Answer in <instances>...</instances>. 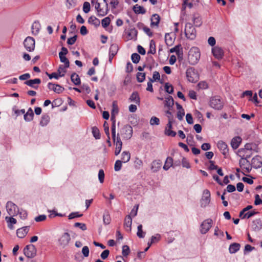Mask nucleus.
I'll list each match as a JSON object with an SVG mask.
<instances>
[{
  "label": "nucleus",
  "instance_id": "1",
  "mask_svg": "<svg viewBox=\"0 0 262 262\" xmlns=\"http://www.w3.org/2000/svg\"><path fill=\"white\" fill-rule=\"evenodd\" d=\"M95 8L99 16H104L108 12V4L106 0H98L96 2Z\"/></svg>",
  "mask_w": 262,
  "mask_h": 262
},
{
  "label": "nucleus",
  "instance_id": "2",
  "mask_svg": "<svg viewBox=\"0 0 262 262\" xmlns=\"http://www.w3.org/2000/svg\"><path fill=\"white\" fill-rule=\"evenodd\" d=\"M199 49L197 47H192L188 52V60L190 64H195L199 61L200 58Z\"/></svg>",
  "mask_w": 262,
  "mask_h": 262
},
{
  "label": "nucleus",
  "instance_id": "3",
  "mask_svg": "<svg viewBox=\"0 0 262 262\" xmlns=\"http://www.w3.org/2000/svg\"><path fill=\"white\" fill-rule=\"evenodd\" d=\"M184 33L186 37L189 39L193 40L195 38L196 31L192 24L187 23L185 25Z\"/></svg>",
  "mask_w": 262,
  "mask_h": 262
},
{
  "label": "nucleus",
  "instance_id": "4",
  "mask_svg": "<svg viewBox=\"0 0 262 262\" xmlns=\"http://www.w3.org/2000/svg\"><path fill=\"white\" fill-rule=\"evenodd\" d=\"M239 164L241 169H242V172L244 175H246V173H249L252 169V163L251 164L245 158H241L239 161Z\"/></svg>",
  "mask_w": 262,
  "mask_h": 262
},
{
  "label": "nucleus",
  "instance_id": "5",
  "mask_svg": "<svg viewBox=\"0 0 262 262\" xmlns=\"http://www.w3.org/2000/svg\"><path fill=\"white\" fill-rule=\"evenodd\" d=\"M24 253L28 258H32L37 254V249L33 244L27 245L24 249Z\"/></svg>",
  "mask_w": 262,
  "mask_h": 262
},
{
  "label": "nucleus",
  "instance_id": "6",
  "mask_svg": "<svg viewBox=\"0 0 262 262\" xmlns=\"http://www.w3.org/2000/svg\"><path fill=\"white\" fill-rule=\"evenodd\" d=\"M186 77L189 82L195 83L199 79V74L193 68H188L186 72Z\"/></svg>",
  "mask_w": 262,
  "mask_h": 262
},
{
  "label": "nucleus",
  "instance_id": "7",
  "mask_svg": "<svg viewBox=\"0 0 262 262\" xmlns=\"http://www.w3.org/2000/svg\"><path fill=\"white\" fill-rule=\"evenodd\" d=\"M24 45L25 49L29 52L34 51L35 48V40L32 37L28 36L26 37L24 41Z\"/></svg>",
  "mask_w": 262,
  "mask_h": 262
},
{
  "label": "nucleus",
  "instance_id": "8",
  "mask_svg": "<svg viewBox=\"0 0 262 262\" xmlns=\"http://www.w3.org/2000/svg\"><path fill=\"white\" fill-rule=\"evenodd\" d=\"M210 106L216 110H221L223 107V103L218 97H212L210 101Z\"/></svg>",
  "mask_w": 262,
  "mask_h": 262
},
{
  "label": "nucleus",
  "instance_id": "9",
  "mask_svg": "<svg viewBox=\"0 0 262 262\" xmlns=\"http://www.w3.org/2000/svg\"><path fill=\"white\" fill-rule=\"evenodd\" d=\"M66 73V70L64 69L63 66L61 65L58 69L57 73L54 72L51 74H49L48 72H46V74L48 76L50 79L54 78L57 79L59 77L64 76Z\"/></svg>",
  "mask_w": 262,
  "mask_h": 262
},
{
  "label": "nucleus",
  "instance_id": "10",
  "mask_svg": "<svg viewBox=\"0 0 262 262\" xmlns=\"http://www.w3.org/2000/svg\"><path fill=\"white\" fill-rule=\"evenodd\" d=\"M212 220L208 219L204 221L201 225L200 232L202 234H206L212 227Z\"/></svg>",
  "mask_w": 262,
  "mask_h": 262
},
{
  "label": "nucleus",
  "instance_id": "11",
  "mask_svg": "<svg viewBox=\"0 0 262 262\" xmlns=\"http://www.w3.org/2000/svg\"><path fill=\"white\" fill-rule=\"evenodd\" d=\"M6 209L8 214L11 216H14L18 212V208L17 205L10 201L7 202Z\"/></svg>",
  "mask_w": 262,
  "mask_h": 262
},
{
  "label": "nucleus",
  "instance_id": "12",
  "mask_svg": "<svg viewBox=\"0 0 262 262\" xmlns=\"http://www.w3.org/2000/svg\"><path fill=\"white\" fill-rule=\"evenodd\" d=\"M210 193L208 189H205L203 191V196L201 201V206L202 207H205L210 203Z\"/></svg>",
  "mask_w": 262,
  "mask_h": 262
},
{
  "label": "nucleus",
  "instance_id": "13",
  "mask_svg": "<svg viewBox=\"0 0 262 262\" xmlns=\"http://www.w3.org/2000/svg\"><path fill=\"white\" fill-rule=\"evenodd\" d=\"M212 53L214 57L219 60L222 59L224 55L223 49L218 46L212 48Z\"/></svg>",
  "mask_w": 262,
  "mask_h": 262
},
{
  "label": "nucleus",
  "instance_id": "14",
  "mask_svg": "<svg viewBox=\"0 0 262 262\" xmlns=\"http://www.w3.org/2000/svg\"><path fill=\"white\" fill-rule=\"evenodd\" d=\"M70 240V234L67 232H65L59 238V245L62 247H65L69 244Z\"/></svg>",
  "mask_w": 262,
  "mask_h": 262
},
{
  "label": "nucleus",
  "instance_id": "15",
  "mask_svg": "<svg viewBox=\"0 0 262 262\" xmlns=\"http://www.w3.org/2000/svg\"><path fill=\"white\" fill-rule=\"evenodd\" d=\"M172 119L168 117V123L165 129V134L168 136L175 137L176 133L171 129L172 128Z\"/></svg>",
  "mask_w": 262,
  "mask_h": 262
},
{
  "label": "nucleus",
  "instance_id": "16",
  "mask_svg": "<svg viewBox=\"0 0 262 262\" xmlns=\"http://www.w3.org/2000/svg\"><path fill=\"white\" fill-rule=\"evenodd\" d=\"M48 89L53 90L56 93L60 94L63 92L64 88L58 84L50 82L48 84Z\"/></svg>",
  "mask_w": 262,
  "mask_h": 262
},
{
  "label": "nucleus",
  "instance_id": "17",
  "mask_svg": "<svg viewBox=\"0 0 262 262\" xmlns=\"http://www.w3.org/2000/svg\"><path fill=\"white\" fill-rule=\"evenodd\" d=\"M217 147L222 151V154L226 157L228 154L227 145L223 141H220L217 143Z\"/></svg>",
  "mask_w": 262,
  "mask_h": 262
},
{
  "label": "nucleus",
  "instance_id": "18",
  "mask_svg": "<svg viewBox=\"0 0 262 262\" xmlns=\"http://www.w3.org/2000/svg\"><path fill=\"white\" fill-rule=\"evenodd\" d=\"M114 143L116 144V149L115 150V155L116 156L118 155L120 152H121L122 146V142L119 136V135H118L116 138H115V142Z\"/></svg>",
  "mask_w": 262,
  "mask_h": 262
},
{
  "label": "nucleus",
  "instance_id": "19",
  "mask_svg": "<svg viewBox=\"0 0 262 262\" xmlns=\"http://www.w3.org/2000/svg\"><path fill=\"white\" fill-rule=\"evenodd\" d=\"M30 229V226H25L17 229L16 234L19 238L24 237L28 233Z\"/></svg>",
  "mask_w": 262,
  "mask_h": 262
},
{
  "label": "nucleus",
  "instance_id": "20",
  "mask_svg": "<svg viewBox=\"0 0 262 262\" xmlns=\"http://www.w3.org/2000/svg\"><path fill=\"white\" fill-rule=\"evenodd\" d=\"M132 219L130 215H127L124 219V227L127 231L130 232L132 230Z\"/></svg>",
  "mask_w": 262,
  "mask_h": 262
},
{
  "label": "nucleus",
  "instance_id": "21",
  "mask_svg": "<svg viewBox=\"0 0 262 262\" xmlns=\"http://www.w3.org/2000/svg\"><path fill=\"white\" fill-rule=\"evenodd\" d=\"M41 83V80L39 78H36L34 79H31L26 81L25 83L27 85H29L33 88L37 89L38 86H35L34 84H39Z\"/></svg>",
  "mask_w": 262,
  "mask_h": 262
},
{
  "label": "nucleus",
  "instance_id": "22",
  "mask_svg": "<svg viewBox=\"0 0 262 262\" xmlns=\"http://www.w3.org/2000/svg\"><path fill=\"white\" fill-rule=\"evenodd\" d=\"M182 50L183 49L181 47V45H178L177 46H176L170 49V53L175 52L176 53V54L178 55V58H179L180 56H182V55H183Z\"/></svg>",
  "mask_w": 262,
  "mask_h": 262
},
{
  "label": "nucleus",
  "instance_id": "23",
  "mask_svg": "<svg viewBox=\"0 0 262 262\" xmlns=\"http://www.w3.org/2000/svg\"><path fill=\"white\" fill-rule=\"evenodd\" d=\"M162 162L160 160H154L151 166V169L153 172L158 171L161 167Z\"/></svg>",
  "mask_w": 262,
  "mask_h": 262
},
{
  "label": "nucleus",
  "instance_id": "24",
  "mask_svg": "<svg viewBox=\"0 0 262 262\" xmlns=\"http://www.w3.org/2000/svg\"><path fill=\"white\" fill-rule=\"evenodd\" d=\"M242 142V138L240 137H235L233 138L231 142V145L232 148L234 149H237L239 146L240 143Z\"/></svg>",
  "mask_w": 262,
  "mask_h": 262
},
{
  "label": "nucleus",
  "instance_id": "25",
  "mask_svg": "<svg viewBox=\"0 0 262 262\" xmlns=\"http://www.w3.org/2000/svg\"><path fill=\"white\" fill-rule=\"evenodd\" d=\"M150 20H151V24H150L151 27H154V26L158 27V25H159V24L160 22V17L158 14H153L151 17Z\"/></svg>",
  "mask_w": 262,
  "mask_h": 262
},
{
  "label": "nucleus",
  "instance_id": "26",
  "mask_svg": "<svg viewBox=\"0 0 262 262\" xmlns=\"http://www.w3.org/2000/svg\"><path fill=\"white\" fill-rule=\"evenodd\" d=\"M138 34L137 30L135 28H131L128 30L127 33L128 39H136Z\"/></svg>",
  "mask_w": 262,
  "mask_h": 262
},
{
  "label": "nucleus",
  "instance_id": "27",
  "mask_svg": "<svg viewBox=\"0 0 262 262\" xmlns=\"http://www.w3.org/2000/svg\"><path fill=\"white\" fill-rule=\"evenodd\" d=\"M34 113L31 108H30L28 112L24 114V119L26 121H31L33 120Z\"/></svg>",
  "mask_w": 262,
  "mask_h": 262
},
{
  "label": "nucleus",
  "instance_id": "28",
  "mask_svg": "<svg viewBox=\"0 0 262 262\" xmlns=\"http://www.w3.org/2000/svg\"><path fill=\"white\" fill-rule=\"evenodd\" d=\"M5 220L8 223V226L10 229H13V224H15L16 223V220L13 217H9L6 216L5 217Z\"/></svg>",
  "mask_w": 262,
  "mask_h": 262
},
{
  "label": "nucleus",
  "instance_id": "29",
  "mask_svg": "<svg viewBox=\"0 0 262 262\" xmlns=\"http://www.w3.org/2000/svg\"><path fill=\"white\" fill-rule=\"evenodd\" d=\"M240 247H241V246H240L239 244L236 243L232 244L230 246L229 248L230 253H236L237 251L239 250Z\"/></svg>",
  "mask_w": 262,
  "mask_h": 262
},
{
  "label": "nucleus",
  "instance_id": "30",
  "mask_svg": "<svg viewBox=\"0 0 262 262\" xmlns=\"http://www.w3.org/2000/svg\"><path fill=\"white\" fill-rule=\"evenodd\" d=\"M31 28L32 33L34 35H36L39 31L40 25L39 22L35 21L33 23Z\"/></svg>",
  "mask_w": 262,
  "mask_h": 262
},
{
  "label": "nucleus",
  "instance_id": "31",
  "mask_svg": "<svg viewBox=\"0 0 262 262\" xmlns=\"http://www.w3.org/2000/svg\"><path fill=\"white\" fill-rule=\"evenodd\" d=\"M88 22L97 27L100 25V21L99 19L94 16H91L88 19Z\"/></svg>",
  "mask_w": 262,
  "mask_h": 262
},
{
  "label": "nucleus",
  "instance_id": "32",
  "mask_svg": "<svg viewBox=\"0 0 262 262\" xmlns=\"http://www.w3.org/2000/svg\"><path fill=\"white\" fill-rule=\"evenodd\" d=\"M130 159V154L129 151H123L121 154V161L123 163H126Z\"/></svg>",
  "mask_w": 262,
  "mask_h": 262
},
{
  "label": "nucleus",
  "instance_id": "33",
  "mask_svg": "<svg viewBox=\"0 0 262 262\" xmlns=\"http://www.w3.org/2000/svg\"><path fill=\"white\" fill-rule=\"evenodd\" d=\"M71 81L74 83L75 85H79L80 84V79L76 73H74L71 76Z\"/></svg>",
  "mask_w": 262,
  "mask_h": 262
},
{
  "label": "nucleus",
  "instance_id": "34",
  "mask_svg": "<svg viewBox=\"0 0 262 262\" xmlns=\"http://www.w3.org/2000/svg\"><path fill=\"white\" fill-rule=\"evenodd\" d=\"M59 56L60 61L64 63V67H63L64 69L69 68L70 66V62L68 58L66 57V55H62L61 53H59Z\"/></svg>",
  "mask_w": 262,
  "mask_h": 262
},
{
  "label": "nucleus",
  "instance_id": "35",
  "mask_svg": "<svg viewBox=\"0 0 262 262\" xmlns=\"http://www.w3.org/2000/svg\"><path fill=\"white\" fill-rule=\"evenodd\" d=\"M133 10L136 14H145L146 13L145 9L142 6L136 5L134 6Z\"/></svg>",
  "mask_w": 262,
  "mask_h": 262
},
{
  "label": "nucleus",
  "instance_id": "36",
  "mask_svg": "<svg viewBox=\"0 0 262 262\" xmlns=\"http://www.w3.org/2000/svg\"><path fill=\"white\" fill-rule=\"evenodd\" d=\"M173 164V159L171 157H168L167 158L164 165L163 166V169L167 170L170 167L172 166Z\"/></svg>",
  "mask_w": 262,
  "mask_h": 262
},
{
  "label": "nucleus",
  "instance_id": "37",
  "mask_svg": "<svg viewBox=\"0 0 262 262\" xmlns=\"http://www.w3.org/2000/svg\"><path fill=\"white\" fill-rule=\"evenodd\" d=\"M193 21L196 27H200L202 24V18L198 14L193 15Z\"/></svg>",
  "mask_w": 262,
  "mask_h": 262
},
{
  "label": "nucleus",
  "instance_id": "38",
  "mask_svg": "<svg viewBox=\"0 0 262 262\" xmlns=\"http://www.w3.org/2000/svg\"><path fill=\"white\" fill-rule=\"evenodd\" d=\"M252 164L254 168L259 167L262 165V162L259 160V157L256 156L254 157L251 161Z\"/></svg>",
  "mask_w": 262,
  "mask_h": 262
},
{
  "label": "nucleus",
  "instance_id": "39",
  "mask_svg": "<svg viewBox=\"0 0 262 262\" xmlns=\"http://www.w3.org/2000/svg\"><path fill=\"white\" fill-rule=\"evenodd\" d=\"M50 121V117L48 115H43L40 121V125L44 126L47 125Z\"/></svg>",
  "mask_w": 262,
  "mask_h": 262
},
{
  "label": "nucleus",
  "instance_id": "40",
  "mask_svg": "<svg viewBox=\"0 0 262 262\" xmlns=\"http://www.w3.org/2000/svg\"><path fill=\"white\" fill-rule=\"evenodd\" d=\"M129 100L130 101H135L136 103L139 104L140 103V98L138 92H133L130 96Z\"/></svg>",
  "mask_w": 262,
  "mask_h": 262
},
{
  "label": "nucleus",
  "instance_id": "41",
  "mask_svg": "<svg viewBox=\"0 0 262 262\" xmlns=\"http://www.w3.org/2000/svg\"><path fill=\"white\" fill-rule=\"evenodd\" d=\"M119 112L118 107L116 101H113L112 104V109L111 111V115L116 116Z\"/></svg>",
  "mask_w": 262,
  "mask_h": 262
},
{
  "label": "nucleus",
  "instance_id": "42",
  "mask_svg": "<svg viewBox=\"0 0 262 262\" xmlns=\"http://www.w3.org/2000/svg\"><path fill=\"white\" fill-rule=\"evenodd\" d=\"M118 47L116 45H112L110 48L109 54L115 56L117 53Z\"/></svg>",
  "mask_w": 262,
  "mask_h": 262
},
{
  "label": "nucleus",
  "instance_id": "43",
  "mask_svg": "<svg viewBox=\"0 0 262 262\" xmlns=\"http://www.w3.org/2000/svg\"><path fill=\"white\" fill-rule=\"evenodd\" d=\"M156 45L155 42L153 40H151L150 42V49L148 51V54H155L156 53Z\"/></svg>",
  "mask_w": 262,
  "mask_h": 262
},
{
  "label": "nucleus",
  "instance_id": "44",
  "mask_svg": "<svg viewBox=\"0 0 262 262\" xmlns=\"http://www.w3.org/2000/svg\"><path fill=\"white\" fill-rule=\"evenodd\" d=\"M174 104V101L172 97L169 96L165 100V105L169 107H172Z\"/></svg>",
  "mask_w": 262,
  "mask_h": 262
},
{
  "label": "nucleus",
  "instance_id": "45",
  "mask_svg": "<svg viewBox=\"0 0 262 262\" xmlns=\"http://www.w3.org/2000/svg\"><path fill=\"white\" fill-rule=\"evenodd\" d=\"M92 133L94 136V137L96 139H99L100 138V134L99 132V130L98 128L96 127H93L92 128Z\"/></svg>",
  "mask_w": 262,
  "mask_h": 262
},
{
  "label": "nucleus",
  "instance_id": "46",
  "mask_svg": "<svg viewBox=\"0 0 262 262\" xmlns=\"http://www.w3.org/2000/svg\"><path fill=\"white\" fill-rule=\"evenodd\" d=\"M145 233L142 230V226L140 225L138 226V231L137 233V236L139 238H143L145 236Z\"/></svg>",
  "mask_w": 262,
  "mask_h": 262
},
{
  "label": "nucleus",
  "instance_id": "47",
  "mask_svg": "<svg viewBox=\"0 0 262 262\" xmlns=\"http://www.w3.org/2000/svg\"><path fill=\"white\" fill-rule=\"evenodd\" d=\"M132 61L135 63H137L140 60V56L137 53H133L131 56Z\"/></svg>",
  "mask_w": 262,
  "mask_h": 262
},
{
  "label": "nucleus",
  "instance_id": "48",
  "mask_svg": "<svg viewBox=\"0 0 262 262\" xmlns=\"http://www.w3.org/2000/svg\"><path fill=\"white\" fill-rule=\"evenodd\" d=\"M111 22V19L109 17H106L102 20L101 24L103 28L107 27Z\"/></svg>",
  "mask_w": 262,
  "mask_h": 262
},
{
  "label": "nucleus",
  "instance_id": "49",
  "mask_svg": "<svg viewBox=\"0 0 262 262\" xmlns=\"http://www.w3.org/2000/svg\"><path fill=\"white\" fill-rule=\"evenodd\" d=\"M122 255L126 257L130 253V249L127 245H124L122 247Z\"/></svg>",
  "mask_w": 262,
  "mask_h": 262
},
{
  "label": "nucleus",
  "instance_id": "50",
  "mask_svg": "<svg viewBox=\"0 0 262 262\" xmlns=\"http://www.w3.org/2000/svg\"><path fill=\"white\" fill-rule=\"evenodd\" d=\"M145 78V73L138 72L137 74V79L138 82H143Z\"/></svg>",
  "mask_w": 262,
  "mask_h": 262
},
{
  "label": "nucleus",
  "instance_id": "51",
  "mask_svg": "<svg viewBox=\"0 0 262 262\" xmlns=\"http://www.w3.org/2000/svg\"><path fill=\"white\" fill-rule=\"evenodd\" d=\"M91 9L90 4L89 2H85L83 5V11L84 13H88Z\"/></svg>",
  "mask_w": 262,
  "mask_h": 262
},
{
  "label": "nucleus",
  "instance_id": "52",
  "mask_svg": "<svg viewBox=\"0 0 262 262\" xmlns=\"http://www.w3.org/2000/svg\"><path fill=\"white\" fill-rule=\"evenodd\" d=\"M150 124L151 125H159L160 124V120L156 117H152L150 120Z\"/></svg>",
  "mask_w": 262,
  "mask_h": 262
},
{
  "label": "nucleus",
  "instance_id": "53",
  "mask_svg": "<svg viewBox=\"0 0 262 262\" xmlns=\"http://www.w3.org/2000/svg\"><path fill=\"white\" fill-rule=\"evenodd\" d=\"M122 161L121 160H118L116 161L114 169L116 171H119L122 167Z\"/></svg>",
  "mask_w": 262,
  "mask_h": 262
},
{
  "label": "nucleus",
  "instance_id": "54",
  "mask_svg": "<svg viewBox=\"0 0 262 262\" xmlns=\"http://www.w3.org/2000/svg\"><path fill=\"white\" fill-rule=\"evenodd\" d=\"M165 90L168 94H172L173 92V88L171 85H169L168 83L165 84Z\"/></svg>",
  "mask_w": 262,
  "mask_h": 262
},
{
  "label": "nucleus",
  "instance_id": "55",
  "mask_svg": "<svg viewBox=\"0 0 262 262\" xmlns=\"http://www.w3.org/2000/svg\"><path fill=\"white\" fill-rule=\"evenodd\" d=\"M143 26V30L145 32V33L148 35L149 37H151L153 35L152 32L151 31L150 29L146 26H145L143 24H141Z\"/></svg>",
  "mask_w": 262,
  "mask_h": 262
},
{
  "label": "nucleus",
  "instance_id": "56",
  "mask_svg": "<svg viewBox=\"0 0 262 262\" xmlns=\"http://www.w3.org/2000/svg\"><path fill=\"white\" fill-rule=\"evenodd\" d=\"M165 43L168 46H170L172 43V38L170 36L169 34H166L165 36Z\"/></svg>",
  "mask_w": 262,
  "mask_h": 262
},
{
  "label": "nucleus",
  "instance_id": "57",
  "mask_svg": "<svg viewBox=\"0 0 262 262\" xmlns=\"http://www.w3.org/2000/svg\"><path fill=\"white\" fill-rule=\"evenodd\" d=\"M198 87L200 89H206L208 88V85L206 81H202L198 84Z\"/></svg>",
  "mask_w": 262,
  "mask_h": 262
},
{
  "label": "nucleus",
  "instance_id": "58",
  "mask_svg": "<svg viewBox=\"0 0 262 262\" xmlns=\"http://www.w3.org/2000/svg\"><path fill=\"white\" fill-rule=\"evenodd\" d=\"M160 79V75L158 72L155 71L154 72L153 76H152V79L149 78V80L151 81H154L156 80H159Z\"/></svg>",
  "mask_w": 262,
  "mask_h": 262
},
{
  "label": "nucleus",
  "instance_id": "59",
  "mask_svg": "<svg viewBox=\"0 0 262 262\" xmlns=\"http://www.w3.org/2000/svg\"><path fill=\"white\" fill-rule=\"evenodd\" d=\"M251 146L250 144H246L244 148H241L239 149L238 152L239 154H242L243 152H247L248 150H251Z\"/></svg>",
  "mask_w": 262,
  "mask_h": 262
},
{
  "label": "nucleus",
  "instance_id": "60",
  "mask_svg": "<svg viewBox=\"0 0 262 262\" xmlns=\"http://www.w3.org/2000/svg\"><path fill=\"white\" fill-rule=\"evenodd\" d=\"M47 219V216L46 215H44V214H42V215H39L36 217H35V221L36 222H42V221H44L46 220Z\"/></svg>",
  "mask_w": 262,
  "mask_h": 262
},
{
  "label": "nucleus",
  "instance_id": "61",
  "mask_svg": "<svg viewBox=\"0 0 262 262\" xmlns=\"http://www.w3.org/2000/svg\"><path fill=\"white\" fill-rule=\"evenodd\" d=\"M98 177L99 181L101 183H102L104 182V171L102 169H100L98 173Z\"/></svg>",
  "mask_w": 262,
  "mask_h": 262
},
{
  "label": "nucleus",
  "instance_id": "62",
  "mask_svg": "<svg viewBox=\"0 0 262 262\" xmlns=\"http://www.w3.org/2000/svg\"><path fill=\"white\" fill-rule=\"evenodd\" d=\"M111 222V217L108 214H106L103 215V223L105 225H108Z\"/></svg>",
  "mask_w": 262,
  "mask_h": 262
},
{
  "label": "nucleus",
  "instance_id": "63",
  "mask_svg": "<svg viewBox=\"0 0 262 262\" xmlns=\"http://www.w3.org/2000/svg\"><path fill=\"white\" fill-rule=\"evenodd\" d=\"M74 226L75 227H79V228H80L83 231H84V230H86V225L85 224H83V223H76L74 224Z\"/></svg>",
  "mask_w": 262,
  "mask_h": 262
},
{
  "label": "nucleus",
  "instance_id": "64",
  "mask_svg": "<svg viewBox=\"0 0 262 262\" xmlns=\"http://www.w3.org/2000/svg\"><path fill=\"white\" fill-rule=\"evenodd\" d=\"M135 167L137 168H140L143 164L142 161L138 158H136L135 161Z\"/></svg>",
  "mask_w": 262,
  "mask_h": 262
}]
</instances>
